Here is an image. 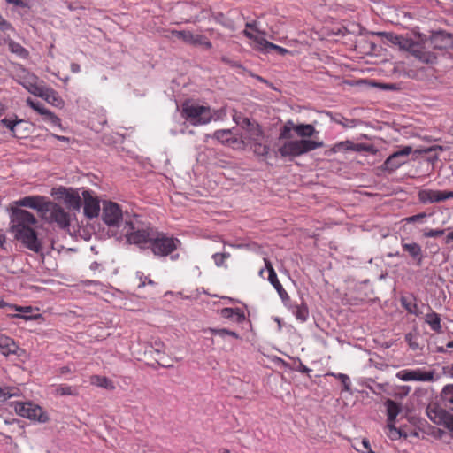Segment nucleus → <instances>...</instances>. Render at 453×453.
<instances>
[{
    "label": "nucleus",
    "mask_w": 453,
    "mask_h": 453,
    "mask_svg": "<svg viewBox=\"0 0 453 453\" xmlns=\"http://www.w3.org/2000/svg\"><path fill=\"white\" fill-rule=\"evenodd\" d=\"M4 42L8 46L9 50L19 58L27 59L29 57V52L19 42L10 38L4 39Z\"/></svg>",
    "instance_id": "obj_27"
},
{
    "label": "nucleus",
    "mask_w": 453,
    "mask_h": 453,
    "mask_svg": "<svg viewBox=\"0 0 453 453\" xmlns=\"http://www.w3.org/2000/svg\"><path fill=\"white\" fill-rule=\"evenodd\" d=\"M438 351L439 352H444L445 350H444V349L442 347H441V348L438 349Z\"/></svg>",
    "instance_id": "obj_64"
},
{
    "label": "nucleus",
    "mask_w": 453,
    "mask_h": 453,
    "mask_svg": "<svg viewBox=\"0 0 453 453\" xmlns=\"http://www.w3.org/2000/svg\"><path fill=\"white\" fill-rule=\"evenodd\" d=\"M35 96L42 98L48 104L58 108H62L65 104L64 100L58 96V94L51 88L44 86V84L40 87Z\"/></svg>",
    "instance_id": "obj_21"
},
{
    "label": "nucleus",
    "mask_w": 453,
    "mask_h": 453,
    "mask_svg": "<svg viewBox=\"0 0 453 453\" xmlns=\"http://www.w3.org/2000/svg\"><path fill=\"white\" fill-rule=\"evenodd\" d=\"M445 242L447 244H450L451 242H453V231L450 232L445 238Z\"/></svg>",
    "instance_id": "obj_55"
},
{
    "label": "nucleus",
    "mask_w": 453,
    "mask_h": 453,
    "mask_svg": "<svg viewBox=\"0 0 453 453\" xmlns=\"http://www.w3.org/2000/svg\"><path fill=\"white\" fill-rule=\"evenodd\" d=\"M24 123L23 119H1V124L6 127L13 134V136H18L17 134V127L19 125Z\"/></svg>",
    "instance_id": "obj_38"
},
{
    "label": "nucleus",
    "mask_w": 453,
    "mask_h": 453,
    "mask_svg": "<svg viewBox=\"0 0 453 453\" xmlns=\"http://www.w3.org/2000/svg\"><path fill=\"white\" fill-rule=\"evenodd\" d=\"M301 371H302L303 372H309L311 371V369L307 368L306 366H303V367H302V369H301Z\"/></svg>",
    "instance_id": "obj_59"
},
{
    "label": "nucleus",
    "mask_w": 453,
    "mask_h": 453,
    "mask_svg": "<svg viewBox=\"0 0 453 453\" xmlns=\"http://www.w3.org/2000/svg\"><path fill=\"white\" fill-rule=\"evenodd\" d=\"M71 70L73 73H78V72H80V65L78 64H72L71 65Z\"/></svg>",
    "instance_id": "obj_56"
},
{
    "label": "nucleus",
    "mask_w": 453,
    "mask_h": 453,
    "mask_svg": "<svg viewBox=\"0 0 453 453\" xmlns=\"http://www.w3.org/2000/svg\"><path fill=\"white\" fill-rule=\"evenodd\" d=\"M89 380L92 385L96 387H100L109 390H113L115 388L113 382L104 376L93 375L90 377Z\"/></svg>",
    "instance_id": "obj_31"
},
{
    "label": "nucleus",
    "mask_w": 453,
    "mask_h": 453,
    "mask_svg": "<svg viewBox=\"0 0 453 453\" xmlns=\"http://www.w3.org/2000/svg\"><path fill=\"white\" fill-rule=\"evenodd\" d=\"M48 203V200L44 196H26L15 202L17 206L28 207L36 210L40 214Z\"/></svg>",
    "instance_id": "obj_23"
},
{
    "label": "nucleus",
    "mask_w": 453,
    "mask_h": 453,
    "mask_svg": "<svg viewBox=\"0 0 453 453\" xmlns=\"http://www.w3.org/2000/svg\"><path fill=\"white\" fill-rule=\"evenodd\" d=\"M426 413L433 423L442 426L453 433V410H446L438 404H431L427 407Z\"/></svg>",
    "instance_id": "obj_10"
},
{
    "label": "nucleus",
    "mask_w": 453,
    "mask_h": 453,
    "mask_svg": "<svg viewBox=\"0 0 453 453\" xmlns=\"http://www.w3.org/2000/svg\"><path fill=\"white\" fill-rule=\"evenodd\" d=\"M382 35L391 44L398 46L401 50L409 52L423 63H432L434 59L433 54L425 50L426 39L421 35H418L416 40L393 33H383Z\"/></svg>",
    "instance_id": "obj_3"
},
{
    "label": "nucleus",
    "mask_w": 453,
    "mask_h": 453,
    "mask_svg": "<svg viewBox=\"0 0 453 453\" xmlns=\"http://www.w3.org/2000/svg\"><path fill=\"white\" fill-rule=\"evenodd\" d=\"M18 347L13 340L4 334H0V351L3 355L7 356L11 353H15Z\"/></svg>",
    "instance_id": "obj_29"
},
{
    "label": "nucleus",
    "mask_w": 453,
    "mask_h": 453,
    "mask_svg": "<svg viewBox=\"0 0 453 453\" xmlns=\"http://www.w3.org/2000/svg\"><path fill=\"white\" fill-rule=\"evenodd\" d=\"M155 345L157 346V351H163L164 350V344L162 342H155Z\"/></svg>",
    "instance_id": "obj_57"
},
{
    "label": "nucleus",
    "mask_w": 453,
    "mask_h": 453,
    "mask_svg": "<svg viewBox=\"0 0 453 453\" xmlns=\"http://www.w3.org/2000/svg\"><path fill=\"white\" fill-rule=\"evenodd\" d=\"M396 377L402 381L432 382L436 380L434 370H426L423 368L402 370L396 373Z\"/></svg>",
    "instance_id": "obj_13"
},
{
    "label": "nucleus",
    "mask_w": 453,
    "mask_h": 453,
    "mask_svg": "<svg viewBox=\"0 0 453 453\" xmlns=\"http://www.w3.org/2000/svg\"><path fill=\"white\" fill-rule=\"evenodd\" d=\"M180 115L192 126L206 125L213 119V112L210 107L193 101L183 103Z\"/></svg>",
    "instance_id": "obj_5"
},
{
    "label": "nucleus",
    "mask_w": 453,
    "mask_h": 453,
    "mask_svg": "<svg viewBox=\"0 0 453 453\" xmlns=\"http://www.w3.org/2000/svg\"><path fill=\"white\" fill-rule=\"evenodd\" d=\"M180 244V242L178 239L156 231L150 243V249L155 256L166 257L175 250Z\"/></svg>",
    "instance_id": "obj_7"
},
{
    "label": "nucleus",
    "mask_w": 453,
    "mask_h": 453,
    "mask_svg": "<svg viewBox=\"0 0 453 453\" xmlns=\"http://www.w3.org/2000/svg\"><path fill=\"white\" fill-rule=\"evenodd\" d=\"M345 150H357V151H359L360 150V145L354 144L350 141H343V142H340L335 143L331 148V150H330V151L333 152V153H337V152L345 151Z\"/></svg>",
    "instance_id": "obj_32"
},
{
    "label": "nucleus",
    "mask_w": 453,
    "mask_h": 453,
    "mask_svg": "<svg viewBox=\"0 0 453 453\" xmlns=\"http://www.w3.org/2000/svg\"><path fill=\"white\" fill-rule=\"evenodd\" d=\"M295 133L301 139H309L318 134V131L311 124H297Z\"/></svg>",
    "instance_id": "obj_28"
},
{
    "label": "nucleus",
    "mask_w": 453,
    "mask_h": 453,
    "mask_svg": "<svg viewBox=\"0 0 453 453\" xmlns=\"http://www.w3.org/2000/svg\"><path fill=\"white\" fill-rule=\"evenodd\" d=\"M287 307L288 309L292 310V312L294 313V315L296 316V318L298 320H300L302 322H304L307 320V319L309 317V310H308V307L304 303H302L301 305L291 306L290 302H289L288 305Z\"/></svg>",
    "instance_id": "obj_33"
},
{
    "label": "nucleus",
    "mask_w": 453,
    "mask_h": 453,
    "mask_svg": "<svg viewBox=\"0 0 453 453\" xmlns=\"http://www.w3.org/2000/svg\"><path fill=\"white\" fill-rule=\"evenodd\" d=\"M212 137L222 144L236 150H242V142L240 140V137L234 133L233 129L218 130L213 134Z\"/></svg>",
    "instance_id": "obj_19"
},
{
    "label": "nucleus",
    "mask_w": 453,
    "mask_h": 453,
    "mask_svg": "<svg viewBox=\"0 0 453 453\" xmlns=\"http://www.w3.org/2000/svg\"><path fill=\"white\" fill-rule=\"evenodd\" d=\"M206 332H209L211 333V334L213 335H218L219 337H221L222 339H225L226 336H230V337H233L234 339H239L240 336L237 333L234 332V331H230L228 329H226V328H212V327H210L206 330Z\"/></svg>",
    "instance_id": "obj_36"
},
{
    "label": "nucleus",
    "mask_w": 453,
    "mask_h": 453,
    "mask_svg": "<svg viewBox=\"0 0 453 453\" xmlns=\"http://www.w3.org/2000/svg\"><path fill=\"white\" fill-rule=\"evenodd\" d=\"M10 309L21 313L13 315V318H19L25 320H35L41 318L40 313L32 314L35 310L38 311V309H34L32 306H18L12 304L10 305Z\"/></svg>",
    "instance_id": "obj_25"
},
{
    "label": "nucleus",
    "mask_w": 453,
    "mask_h": 453,
    "mask_svg": "<svg viewBox=\"0 0 453 453\" xmlns=\"http://www.w3.org/2000/svg\"><path fill=\"white\" fill-rule=\"evenodd\" d=\"M219 315L224 319H231L239 324L246 319L243 310L240 308H223L219 311Z\"/></svg>",
    "instance_id": "obj_24"
},
{
    "label": "nucleus",
    "mask_w": 453,
    "mask_h": 453,
    "mask_svg": "<svg viewBox=\"0 0 453 453\" xmlns=\"http://www.w3.org/2000/svg\"><path fill=\"white\" fill-rule=\"evenodd\" d=\"M411 151L412 148L411 146H405L402 150L394 152L385 161L386 168L391 171L397 169L406 162L407 157Z\"/></svg>",
    "instance_id": "obj_20"
},
{
    "label": "nucleus",
    "mask_w": 453,
    "mask_h": 453,
    "mask_svg": "<svg viewBox=\"0 0 453 453\" xmlns=\"http://www.w3.org/2000/svg\"><path fill=\"white\" fill-rule=\"evenodd\" d=\"M444 234V230L442 229H428L424 232L425 237H438Z\"/></svg>",
    "instance_id": "obj_48"
},
{
    "label": "nucleus",
    "mask_w": 453,
    "mask_h": 453,
    "mask_svg": "<svg viewBox=\"0 0 453 453\" xmlns=\"http://www.w3.org/2000/svg\"><path fill=\"white\" fill-rule=\"evenodd\" d=\"M395 421H388L387 428L388 430V436L391 440H397L401 437L400 431L395 426Z\"/></svg>",
    "instance_id": "obj_44"
},
{
    "label": "nucleus",
    "mask_w": 453,
    "mask_h": 453,
    "mask_svg": "<svg viewBox=\"0 0 453 453\" xmlns=\"http://www.w3.org/2000/svg\"><path fill=\"white\" fill-rule=\"evenodd\" d=\"M425 320L430 326L432 330L437 333L441 332V319L437 313L432 311L426 314Z\"/></svg>",
    "instance_id": "obj_34"
},
{
    "label": "nucleus",
    "mask_w": 453,
    "mask_h": 453,
    "mask_svg": "<svg viewBox=\"0 0 453 453\" xmlns=\"http://www.w3.org/2000/svg\"><path fill=\"white\" fill-rule=\"evenodd\" d=\"M403 248L406 250L412 257H419L421 259V247L415 242L411 243H404L403 244Z\"/></svg>",
    "instance_id": "obj_40"
},
{
    "label": "nucleus",
    "mask_w": 453,
    "mask_h": 453,
    "mask_svg": "<svg viewBox=\"0 0 453 453\" xmlns=\"http://www.w3.org/2000/svg\"><path fill=\"white\" fill-rule=\"evenodd\" d=\"M265 266L269 273L268 280L270 281V283L274 287V288L278 292L280 299L284 303V305L288 306V303L290 302V297H289L288 294L283 288L282 285L279 281L277 274H276L274 269L273 268L271 263L265 260Z\"/></svg>",
    "instance_id": "obj_22"
},
{
    "label": "nucleus",
    "mask_w": 453,
    "mask_h": 453,
    "mask_svg": "<svg viewBox=\"0 0 453 453\" xmlns=\"http://www.w3.org/2000/svg\"><path fill=\"white\" fill-rule=\"evenodd\" d=\"M82 198L84 202V215L89 219L96 218L100 211L98 198L89 190L82 191Z\"/></svg>",
    "instance_id": "obj_18"
},
{
    "label": "nucleus",
    "mask_w": 453,
    "mask_h": 453,
    "mask_svg": "<svg viewBox=\"0 0 453 453\" xmlns=\"http://www.w3.org/2000/svg\"><path fill=\"white\" fill-rule=\"evenodd\" d=\"M41 216L44 220L56 223L61 228H67L70 226L69 214L62 207L50 201L46 203Z\"/></svg>",
    "instance_id": "obj_8"
},
{
    "label": "nucleus",
    "mask_w": 453,
    "mask_h": 453,
    "mask_svg": "<svg viewBox=\"0 0 453 453\" xmlns=\"http://www.w3.org/2000/svg\"><path fill=\"white\" fill-rule=\"evenodd\" d=\"M155 233L156 231L150 227L135 229L133 223L126 221L119 238L124 235L128 243L145 248L148 244L150 245Z\"/></svg>",
    "instance_id": "obj_6"
},
{
    "label": "nucleus",
    "mask_w": 453,
    "mask_h": 453,
    "mask_svg": "<svg viewBox=\"0 0 453 453\" xmlns=\"http://www.w3.org/2000/svg\"><path fill=\"white\" fill-rule=\"evenodd\" d=\"M446 347H447V348H451V349H453V341L449 342L447 343Z\"/></svg>",
    "instance_id": "obj_61"
},
{
    "label": "nucleus",
    "mask_w": 453,
    "mask_h": 453,
    "mask_svg": "<svg viewBox=\"0 0 453 453\" xmlns=\"http://www.w3.org/2000/svg\"><path fill=\"white\" fill-rule=\"evenodd\" d=\"M0 30L3 32L12 31L13 27L0 14Z\"/></svg>",
    "instance_id": "obj_49"
},
{
    "label": "nucleus",
    "mask_w": 453,
    "mask_h": 453,
    "mask_svg": "<svg viewBox=\"0 0 453 453\" xmlns=\"http://www.w3.org/2000/svg\"><path fill=\"white\" fill-rule=\"evenodd\" d=\"M26 104L42 116H43L49 111L42 105V104L40 102H35L30 97L26 99Z\"/></svg>",
    "instance_id": "obj_42"
},
{
    "label": "nucleus",
    "mask_w": 453,
    "mask_h": 453,
    "mask_svg": "<svg viewBox=\"0 0 453 453\" xmlns=\"http://www.w3.org/2000/svg\"><path fill=\"white\" fill-rule=\"evenodd\" d=\"M4 111V107L3 106V104H0V115H2Z\"/></svg>",
    "instance_id": "obj_62"
},
{
    "label": "nucleus",
    "mask_w": 453,
    "mask_h": 453,
    "mask_svg": "<svg viewBox=\"0 0 453 453\" xmlns=\"http://www.w3.org/2000/svg\"><path fill=\"white\" fill-rule=\"evenodd\" d=\"M441 396L445 403L453 405V384L444 386L441 392Z\"/></svg>",
    "instance_id": "obj_39"
},
{
    "label": "nucleus",
    "mask_w": 453,
    "mask_h": 453,
    "mask_svg": "<svg viewBox=\"0 0 453 453\" xmlns=\"http://www.w3.org/2000/svg\"><path fill=\"white\" fill-rule=\"evenodd\" d=\"M242 128L239 137L242 142V150L250 147L257 156L266 157L270 148L265 142V135L261 126L250 119L237 122Z\"/></svg>",
    "instance_id": "obj_2"
},
{
    "label": "nucleus",
    "mask_w": 453,
    "mask_h": 453,
    "mask_svg": "<svg viewBox=\"0 0 453 453\" xmlns=\"http://www.w3.org/2000/svg\"><path fill=\"white\" fill-rule=\"evenodd\" d=\"M297 124H295L292 120H288L284 126L280 128V134H279V142L282 141L283 139H288L291 137V131L295 132V128L296 127Z\"/></svg>",
    "instance_id": "obj_37"
},
{
    "label": "nucleus",
    "mask_w": 453,
    "mask_h": 453,
    "mask_svg": "<svg viewBox=\"0 0 453 453\" xmlns=\"http://www.w3.org/2000/svg\"><path fill=\"white\" fill-rule=\"evenodd\" d=\"M385 406L387 408L388 421H395L402 410L400 404L388 399L386 401Z\"/></svg>",
    "instance_id": "obj_30"
},
{
    "label": "nucleus",
    "mask_w": 453,
    "mask_h": 453,
    "mask_svg": "<svg viewBox=\"0 0 453 453\" xmlns=\"http://www.w3.org/2000/svg\"><path fill=\"white\" fill-rule=\"evenodd\" d=\"M55 199L63 202L68 209L79 211L81 206V199L78 189L59 187L52 188L50 192Z\"/></svg>",
    "instance_id": "obj_9"
},
{
    "label": "nucleus",
    "mask_w": 453,
    "mask_h": 453,
    "mask_svg": "<svg viewBox=\"0 0 453 453\" xmlns=\"http://www.w3.org/2000/svg\"><path fill=\"white\" fill-rule=\"evenodd\" d=\"M408 311L411 312V313H416V311L412 309V307H407Z\"/></svg>",
    "instance_id": "obj_63"
},
{
    "label": "nucleus",
    "mask_w": 453,
    "mask_h": 453,
    "mask_svg": "<svg viewBox=\"0 0 453 453\" xmlns=\"http://www.w3.org/2000/svg\"><path fill=\"white\" fill-rule=\"evenodd\" d=\"M43 120L51 127L62 128L61 119L50 110L42 116Z\"/></svg>",
    "instance_id": "obj_41"
},
{
    "label": "nucleus",
    "mask_w": 453,
    "mask_h": 453,
    "mask_svg": "<svg viewBox=\"0 0 453 453\" xmlns=\"http://www.w3.org/2000/svg\"><path fill=\"white\" fill-rule=\"evenodd\" d=\"M54 394L58 396L77 395L78 389L75 387L61 384L55 388Z\"/></svg>",
    "instance_id": "obj_35"
},
{
    "label": "nucleus",
    "mask_w": 453,
    "mask_h": 453,
    "mask_svg": "<svg viewBox=\"0 0 453 453\" xmlns=\"http://www.w3.org/2000/svg\"><path fill=\"white\" fill-rule=\"evenodd\" d=\"M10 303H7L6 302L0 298V308L8 307L10 309Z\"/></svg>",
    "instance_id": "obj_58"
},
{
    "label": "nucleus",
    "mask_w": 453,
    "mask_h": 453,
    "mask_svg": "<svg viewBox=\"0 0 453 453\" xmlns=\"http://www.w3.org/2000/svg\"><path fill=\"white\" fill-rule=\"evenodd\" d=\"M362 445H363V447L367 450V453H376V452H374V451L372 449V448H371V445H370V442H369L368 439L364 438V439L362 440Z\"/></svg>",
    "instance_id": "obj_51"
},
{
    "label": "nucleus",
    "mask_w": 453,
    "mask_h": 453,
    "mask_svg": "<svg viewBox=\"0 0 453 453\" xmlns=\"http://www.w3.org/2000/svg\"><path fill=\"white\" fill-rule=\"evenodd\" d=\"M52 137H54L55 139L58 140V141H61V142H69V138L66 136L52 134Z\"/></svg>",
    "instance_id": "obj_54"
},
{
    "label": "nucleus",
    "mask_w": 453,
    "mask_h": 453,
    "mask_svg": "<svg viewBox=\"0 0 453 453\" xmlns=\"http://www.w3.org/2000/svg\"><path fill=\"white\" fill-rule=\"evenodd\" d=\"M324 147L322 141L311 139H283L279 142L278 153L282 157L294 158L310 151Z\"/></svg>",
    "instance_id": "obj_4"
},
{
    "label": "nucleus",
    "mask_w": 453,
    "mask_h": 453,
    "mask_svg": "<svg viewBox=\"0 0 453 453\" xmlns=\"http://www.w3.org/2000/svg\"><path fill=\"white\" fill-rule=\"evenodd\" d=\"M16 81L19 84H20L25 89H27L29 93L35 96L40 87L43 84L42 81H40L39 78L27 71V69L20 67L16 73Z\"/></svg>",
    "instance_id": "obj_14"
},
{
    "label": "nucleus",
    "mask_w": 453,
    "mask_h": 453,
    "mask_svg": "<svg viewBox=\"0 0 453 453\" xmlns=\"http://www.w3.org/2000/svg\"><path fill=\"white\" fill-rule=\"evenodd\" d=\"M434 46L439 49L453 48V36L446 33H438L433 37Z\"/></svg>",
    "instance_id": "obj_26"
},
{
    "label": "nucleus",
    "mask_w": 453,
    "mask_h": 453,
    "mask_svg": "<svg viewBox=\"0 0 453 453\" xmlns=\"http://www.w3.org/2000/svg\"><path fill=\"white\" fill-rule=\"evenodd\" d=\"M427 217V214L426 212H421L413 216H410L407 218H404L403 221L406 223H419L423 224L425 222L426 218Z\"/></svg>",
    "instance_id": "obj_45"
},
{
    "label": "nucleus",
    "mask_w": 453,
    "mask_h": 453,
    "mask_svg": "<svg viewBox=\"0 0 453 453\" xmlns=\"http://www.w3.org/2000/svg\"><path fill=\"white\" fill-rule=\"evenodd\" d=\"M453 198V191L423 188L418 192V199L423 204L443 202Z\"/></svg>",
    "instance_id": "obj_16"
},
{
    "label": "nucleus",
    "mask_w": 453,
    "mask_h": 453,
    "mask_svg": "<svg viewBox=\"0 0 453 453\" xmlns=\"http://www.w3.org/2000/svg\"><path fill=\"white\" fill-rule=\"evenodd\" d=\"M229 257L228 253H216L212 256V258L216 264L217 266L223 265V263L226 258Z\"/></svg>",
    "instance_id": "obj_47"
},
{
    "label": "nucleus",
    "mask_w": 453,
    "mask_h": 453,
    "mask_svg": "<svg viewBox=\"0 0 453 453\" xmlns=\"http://www.w3.org/2000/svg\"><path fill=\"white\" fill-rule=\"evenodd\" d=\"M335 378L340 380V381L342 382V384L343 386L344 391H350L351 382H350V379L348 375H346L344 373H337L335 375Z\"/></svg>",
    "instance_id": "obj_46"
},
{
    "label": "nucleus",
    "mask_w": 453,
    "mask_h": 453,
    "mask_svg": "<svg viewBox=\"0 0 453 453\" xmlns=\"http://www.w3.org/2000/svg\"><path fill=\"white\" fill-rule=\"evenodd\" d=\"M219 453H230V451L228 449H220L219 450Z\"/></svg>",
    "instance_id": "obj_60"
},
{
    "label": "nucleus",
    "mask_w": 453,
    "mask_h": 453,
    "mask_svg": "<svg viewBox=\"0 0 453 453\" xmlns=\"http://www.w3.org/2000/svg\"><path fill=\"white\" fill-rule=\"evenodd\" d=\"M101 267H102L101 264H99L97 262L91 263V265L89 266L90 270L93 272L100 271Z\"/></svg>",
    "instance_id": "obj_52"
},
{
    "label": "nucleus",
    "mask_w": 453,
    "mask_h": 453,
    "mask_svg": "<svg viewBox=\"0 0 453 453\" xmlns=\"http://www.w3.org/2000/svg\"><path fill=\"white\" fill-rule=\"evenodd\" d=\"M172 35L174 38L181 40L182 42L194 45L200 46L203 49L209 50L211 48V42L203 35L193 34L190 31H173Z\"/></svg>",
    "instance_id": "obj_17"
},
{
    "label": "nucleus",
    "mask_w": 453,
    "mask_h": 453,
    "mask_svg": "<svg viewBox=\"0 0 453 453\" xmlns=\"http://www.w3.org/2000/svg\"><path fill=\"white\" fill-rule=\"evenodd\" d=\"M7 3L12 4L16 6H26V4L22 0H6Z\"/></svg>",
    "instance_id": "obj_53"
},
{
    "label": "nucleus",
    "mask_w": 453,
    "mask_h": 453,
    "mask_svg": "<svg viewBox=\"0 0 453 453\" xmlns=\"http://www.w3.org/2000/svg\"><path fill=\"white\" fill-rule=\"evenodd\" d=\"M15 411L21 417L38 420L44 423L48 420L47 415L43 412L42 409L31 403H18L15 404Z\"/></svg>",
    "instance_id": "obj_15"
},
{
    "label": "nucleus",
    "mask_w": 453,
    "mask_h": 453,
    "mask_svg": "<svg viewBox=\"0 0 453 453\" xmlns=\"http://www.w3.org/2000/svg\"><path fill=\"white\" fill-rule=\"evenodd\" d=\"M270 50H276L280 55H285V54L288 53V50L287 49L282 48L280 46H278V45H276L274 43H272V42H270L268 44V51Z\"/></svg>",
    "instance_id": "obj_50"
},
{
    "label": "nucleus",
    "mask_w": 453,
    "mask_h": 453,
    "mask_svg": "<svg viewBox=\"0 0 453 453\" xmlns=\"http://www.w3.org/2000/svg\"><path fill=\"white\" fill-rule=\"evenodd\" d=\"M18 395V389L15 388L0 387V402L5 401Z\"/></svg>",
    "instance_id": "obj_43"
},
{
    "label": "nucleus",
    "mask_w": 453,
    "mask_h": 453,
    "mask_svg": "<svg viewBox=\"0 0 453 453\" xmlns=\"http://www.w3.org/2000/svg\"><path fill=\"white\" fill-rule=\"evenodd\" d=\"M102 219L104 222L111 227H121L123 229V212L120 206L113 202L107 201L103 203Z\"/></svg>",
    "instance_id": "obj_11"
},
{
    "label": "nucleus",
    "mask_w": 453,
    "mask_h": 453,
    "mask_svg": "<svg viewBox=\"0 0 453 453\" xmlns=\"http://www.w3.org/2000/svg\"><path fill=\"white\" fill-rule=\"evenodd\" d=\"M37 219L29 211L14 209L11 215L10 230L15 239L21 242L27 249L38 252L41 244L35 233Z\"/></svg>",
    "instance_id": "obj_1"
},
{
    "label": "nucleus",
    "mask_w": 453,
    "mask_h": 453,
    "mask_svg": "<svg viewBox=\"0 0 453 453\" xmlns=\"http://www.w3.org/2000/svg\"><path fill=\"white\" fill-rule=\"evenodd\" d=\"M243 35L249 38L251 42L250 46L256 50L264 53L268 52V42L265 38V33L259 30L256 23H247L246 28L243 30Z\"/></svg>",
    "instance_id": "obj_12"
}]
</instances>
